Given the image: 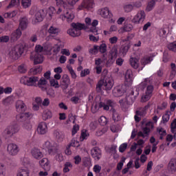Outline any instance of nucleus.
Returning a JSON list of instances; mask_svg holds the SVG:
<instances>
[{
	"label": "nucleus",
	"instance_id": "nucleus-1",
	"mask_svg": "<svg viewBox=\"0 0 176 176\" xmlns=\"http://www.w3.org/2000/svg\"><path fill=\"white\" fill-rule=\"evenodd\" d=\"M103 79L98 81L96 85V91L97 93H102V89L106 90V91H109L113 87V79L112 77H109L105 75L103 72Z\"/></svg>",
	"mask_w": 176,
	"mask_h": 176
},
{
	"label": "nucleus",
	"instance_id": "nucleus-2",
	"mask_svg": "<svg viewBox=\"0 0 176 176\" xmlns=\"http://www.w3.org/2000/svg\"><path fill=\"white\" fill-rule=\"evenodd\" d=\"M72 29H69L67 30V34L70 35V36H73L75 38L76 36H80L82 32H80L81 30H86L87 27L84 23H72L71 24Z\"/></svg>",
	"mask_w": 176,
	"mask_h": 176
},
{
	"label": "nucleus",
	"instance_id": "nucleus-3",
	"mask_svg": "<svg viewBox=\"0 0 176 176\" xmlns=\"http://www.w3.org/2000/svg\"><path fill=\"white\" fill-rule=\"evenodd\" d=\"M23 53H24V46L18 45L10 50L8 56L12 60H19V57H20Z\"/></svg>",
	"mask_w": 176,
	"mask_h": 176
},
{
	"label": "nucleus",
	"instance_id": "nucleus-4",
	"mask_svg": "<svg viewBox=\"0 0 176 176\" xmlns=\"http://www.w3.org/2000/svg\"><path fill=\"white\" fill-rule=\"evenodd\" d=\"M38 80H39L38 76L23 77L21 79V83L26 86H36Z\"/></svg>",
	"mask_w": 176,
	"mask_h": 176
},
{
	"label": "nucleus",
	"instance_id": "nucleus-5",
	"mask_svg": "<svg viewBox=\"0 0 176 176\" xmlns=\"http://www.w3.org/2000/svg\"><path fill=\"white\" fill-rule=\"evenodd\" d=\"M118 57V48L116 47H113L109 52V60L106 63L107 67H111L113 63H115V60Z\"/></svg>",
	"mask_w": 176,
	"mask_h": 176
},
{
	"label": "nucleus",
	"instance_id": "nucleus-6",
	"mask_svg": "<svg viewBox=\"0 0 176 176\" xmlns=\"http://www.w3.org/2000/svg\"><path fill=\"white\" fill-rule=\"evenodd\" d=\"M19 130H20L19 125H10L4 130V134L7 135V137H13L14 134L19 133Z\"/></svg>",
	"mask_w": 176,
	"mask_h": 176
},
{
	"label": "nucleus",
	"instance_id": "nucleus-7",
	"mask_svg": "<svg viewBox=\"0 0 176 176\" xmlns=\"http://www.w3.org/2000/svg\"><path fill=\"white\" fill-rule=\"evenodd\" d=\"M45 148H47L48 153L50 155H56V153H58V146L57 144H52L50 142L47 141L44 144Z\"/></svg>",
	"mask_w": 176,
	"mask_h": 176
},
{
	"label": "nucleus",
	"instance_id": "nucleus-8",
	"mask_svg": "<svg viewBox=\"0 0 176 176\" xmlns=\"http://www.w3.org/2000/svg\"><path fill=\"white\" fill-rule=\"evenodd\" d=\"M145 17H146L145 11L140 10L132 19V23H135V24H140V23H144V20H145Z\"/></svg>",
	"mask_w": 176,
	"mask_h": 176
},
{
	"label": "nucleus",
	"instance_id": "nucleus-9",
	"mask_svg": "<svg viewBox=\"0 0 176 176\" xmlns=\"http://www.w3.org/2000/svg\"><path fill=\"white\" fill-rule=\"evenodd\" d=\"M20 149L19 148V146L14 143H10L7 147V152H8L9 155L11 156H16Z\"/></svg>",
	"mask_w": 176,
	"mask_h": 176
},
{
	"label": "nucleus",
	"instance_id": "nucleus-10",
	"mask_svg": "<svg viewBox=\"0 0 176 176\" xmlns=\"http://www.w3.org/2000/svg\"><path fill=\"white\" fill-rule=\"evenodd\" d=\"M94 3L93 0H83L78 9L82 10V9H93Z\"/></svg>",
	"mask_w": 176,
	"mask_h": 176
},
{
	"label": "nucleus",
	"instance_id": "nucleus-11",
	"mask_svg": "<svg viewBox=\"0 0 176 176\" xmlns=\"http://www.w3.org/2000/svg\"><path fill=\"white\" fill-rule=\"evenodd\" d=\"M70 85L69 76L67 74H64L61 78L60 86L63 90H67Z\"/></svg>",
	"mask_w": 176,
	"mask_h": 176
},
{
	"label": "nucleus",
	"instance_id": "nucleus-12",
	"mask_svg": "<svg viewBox=\"0 0 176 176\" xmlns=\"http://www.w3.org/2000/svg\"><path fill=\"white\" fill-rule=\"evenodd\" d=\"M91 155L94 160H100V159H101V157L102 156L101 149H100V148L98 147H94L91 150Z\"/></svg>",
	"mask_w": 176,
	"mask_h": 176
},
{
	"label": "nucleus",
	"instance_id": "nucleus-13",
	"mask_svg": "<svg viewBox=\"0 0 176 176\" xmlns=\"http://www.w3.org/2000/svg\"><path fill=\"white\" fill-rule=\"evenodd\" d=\"M139 94L140 93L137 90H135V91H131V94L126 98V102L129 104H133V102L135 101V98H137Z\"/></svg>",
	"mask_w": 176,
	"mask_h": 176
},
{
	"label": "nucleus",
	"instance_id": "nucleus-14",
	"mask_svg": "<svg viewBox=\"0 0 176 176\" xmlns=\"http://www.w3.org/2000/svg\"><path fill=\"white\" fill-rule=\"evenodd\" d=\"M37 133L41 135H43L47 133V124L46 122H41L37 127Z\"/></svg>",
	"mask_w": 176,
	"mask_h": 176
},
{
	"label": "nucleus",
	"instance_id": "nucleus-15",
	"mask_svg": "<svg viewBox=\"0 0 176 176\" xmlns=\"http://www.w3.org/2000/svg\"><path fill=\"white\" fill-rule=\"evenodd\" d=\"M124 94V89L120 85L114 87L113 89V95L114 97H122Z\"/></svg>",
	"mask_w": 176,
	"mask_h": 176
},
{
	"label": "nucleus",
	"instance_id": "nucleus-16",
	"mask_svg": "<svg viewBox=\"0 0 176 176\" xmlns=\"http://www.w3.org/2000/svg\"><path fill=\"white\" fill-rule=\"evenodd\" d=\"M30 116H31L30 113H23L16 115V119L18 122H26L28 120V118H30Z\"/></svg>",
	"mask_w": 176,
	"mask_h": 176
},
{
	"label": "nucleus",
	"instance_id": "nucleus-17",
	"mask_svg": "<svg viewBox=\"0 0 176 176\" xmlns=\"http://www.w3.org/2000/svg\"><path fill=\"white\" fill-rule=\"evenodd\" d=\"M37 82V86L42 90V91H46V90H47V87H45V85L47 84V80L46 78L42 77Z\"/></svg>",
	"mask_w": 176,
	"mask_h": 176
},
{
	"label": "nucleus",
	"instance_id": "nucleus-18",
	"mask_svg": "<svg viewBox=\"0 0 176 176\" xmlns=\"http://www.w3.org/2000/svg\"><path fill=\"white\" fill-rule=\"evenodd\" d=\"M145 115H146V111H144L142 107L139 108L138 110L135 111V116L134 117L135 122H140L141 120V118L139 116L144 118Z\"/></svg>",
	"mask_w": 176,
	"mask_h": 176
},
{
	"label": "nucleus",
	"instance_id": "nucleus-19",
	"mask_svg": "<svg viewBox=\"0 0 176 176\" xmlns=\"http://www.w3.org/2000/svg\"><path fill=\"white\" fill-rule=\"evenodd\" d=\"M21 30L18 28L15 30V32H13L12 33L10 40L12 41V42H16V41H18L20 36H21Z\"/></svg>",
	"mask_w": 176,
	"mask_h": 176
},
{
	"label": "nucleus",
	"instance_id": "nucleus-20",
	"mask_svg": "<svg viewBox=\"0 0 176 176\" xmlns=\"http://www.w3.org/2000/svg\"><path fill=\"white\" fill-rule=\"evenodd\" d=\"M64 17L67 19V21L71 23L75 19V12L72 10H67L65 13Z\"/></svg>",
	"mask_w": 176,
	"mask_h": 176
},
{
	"label": "nucleus",
	"instance_id": "nucleus-21",
	"mask_svg": "<svg viewBox=\"0 0 176 176\" xmlns=\"http://www.w3.org/2000/svg\"><path fill=\"white\" fill-rule=\"evenodd\" d=\"M32 155L34 159H42L43 157V154H42V152H41L40 149H38L36 148H34L31 151Z\"/></svg>",
	"mask_w": 176,
	"mask_h": 176
},
{
	"label": "nucleus",
	"instance_id": "nucleus-22",
	"mask_svg": "<svg viewBox=\"0 0 176 176\" xmlns=\"http://www.w3.org/2000/svg\"><path fill=\"white\" fill-rule=\"evenodd\" d=\"M145 126V127H142V131L146 135H149L151 129H153V123L152 122H148L146 123Z\"/></svg>",
	"mask_w": 176,
	"mask_h": 176
},
{
	"label": "nucleus",
	"instance_id": "nucleus-23",
	"mask_svg": "<svg viewBox=\"0 0 176 176\" xmlns=\"http://www.w3.org/2000/svg\"><path fill=\"white\" fill-rule=\"evenodd\" d=\"M19 27L22 30H25L28 27V19L24 16L19 20Z\"/></svg>",
	"mask_w": 176,
	"mask_h": 176
},
{
	"label": "nucleus",
	"instance_id": "nucleus-24",
	"mask_svg": "<svg viewBox=\"0 0 176 176\" xmlns=\"http://www.w3.org/2000/svg\"><path fill=\"white\" fill-rule=\"evenodd\" d=\"M16 108L18 111H21L22 112L27 109L25 104H24V102L22 100H18L16 102Z\"/></svg>",
	"mask_w": 176,
	"mask_h": 176
},
{
	"label": "nucleus",
	"instance_id": "nucleus-25",
	"mask_svg": "<svg viewBox=\"0 0 176 176\" xmlns=\"http://www.w3.org/2000/svg\"><path fill=\"white\" fill-rule=\"evenodd\" d=\"M100 14L104 19H108L112 17V13L109 12V9L108 8H104L101 10Z\"/></svg>",
	"mask_w": 176,
	"mask_h": 176
},
{
	"label": "nucleus",
	"instance_id": "nucleus-26",
	"mask_svg": "<svg viewBox=\"0 0 176 176\" xmlns=\"http://www.w3.org/2000/svg\"><path fill=\"white\" fill-rule=\"evenodd\" d=\"M129 63L134 69H137L140 67L139 60L137 58H130Z\"/></svg>",
	"mask_w": 176,
	"mask_h": 176
},
{
	"label": "nucleus",
	"instance_id": "nucleus-27",
	"mask_svg": "<svg viewBox=\"0 0 176 176\" xmlns=\"http://www.w3.org/2000/svg\"><path fill=\"white\" fill-rule=\"evenodd\" d=\"M34 63L36 65L43 63V55H42V54H35Z\"/></svg>",
	"mask_w": 176,
	"mask_h": 176
},
{
	"label": "nucleus",
	"instance_id": "nucleus-28",
	"mask_svg": "<svg viewBox=\"0 0 176 176\" xmlns=\"http://www.w3.org/2000/svg\"><path fill=\"white\" fill-rule=\"evenodd\" d=\"M168 168L172 171V173H175L176 171V159L172 158L168 163Z\"/></svg>",
	"mask_w": 176,
	"mask_h": 176
},
{
	"label": "nucleus",
	"instance_id": "nucleus-29",
	"mask_svg": "<svg viewBox=\"0 0 176 176\" xmlns=\"http://www.w3.org/2000/svg\"><path fill=\"white\" fill-rule=\"evenodd\" d=\"M30 171L28 170V168H21L17 174V176H29Z\"/></svg>",
	"mask_w": 176,
	"mask_h": 176
},
{
	"label": "nucleus",
	"instance_id": "nucleus-30",
	"mask_svg": "<svg viewBox=\"0 0 176 176\" xmlns=\"http://www.w3.org/2000/svg\"><path fill=\"white\" fill-rule=\"evenodd\" d=\"M52 116L53 115L52 114V111L49 110H45L43 113V120H47V119H51Z\"/></svg>",
	"mask_w": 176,
	"mask_h": 176
},
{
	"label": "nucleus",
	"instance_id": "nucleus-31",
	"mask_svg": "<svg viewBox=\"0 0 176 176\" xmlns=\"http://www.w3.org/2000/svg\"><path fill=\"white\" fill-rule=\"evenodd\" d=\"M129 49H130V43H125L121 46L120 52L122 54H126L129 52Z\"/></svg>",
	"mask_w": 176,
	"mask_h": 176
},
{
	"label": "nucleus",
	"instance_id": "nucleus-32",
	"mask_svg": "<svg viewBox=\"0 0 176 176\" xmlns=\"http://www.w3.org/2000/svg\"><path fill=\"white\" fill-rule=\"evenodd\" d=\"M112 112V119L113 120L116 122H119L120 120V116L119 115V113H118V112H116V109H113Z\"/></svg>",
	"mask_w": 176,
	"mask_h": 176
},
{
	"label": "nucleus",
	"instance_id": "nucleus-33",
	"mask_svg": "<svg viewBox=\"0 0 176 176\" xmlns=\"http://www.w3.org/2000/svg\"><path fill=\"white\" fill-rule=\"evenodd\" d=\"M170 115H171V111H166L165 114L162 116V123H167L170 120Z\"/></svg>",
	"mask_w": 176,
	"mask_h": 176
},
{
	"label": "nucleus",
	"instance_id": "nucleus-34",
	"mask_svg": "<svg viewBox=\"0 0 176 176\" xmlns=\"http://www.w3.org/2000/svg\"><path fill=\"white\" fill-rule=\"evenodd\" d=\"M35 18V23H41V21H43V16H42V13L41 12L38 11L34 16Z\"/></svg>",
	"mask_w": 176,
	"mask_h": 176
},
{
	"label": "nucleus",
	"instance_id": "nucleus-35",
	"mask_svg": "<svg viewBox=\"0 0 176 176\" xmlns=\"http://www.w3.org/2000/svg\"><path fill=\"white\" fill-rule=\"evenodd\" d=\"M13 6H20V0H12L8 6V8L10 9Z\"/></svg>",
	"mask_w": 176,
	"mask_h": 176
},
{
	"label": "nucleus",
	"instance_id": "nucleus-36",
	"mask_svg": "<svg viewBox=\"0 0 176 176\" xmlns=\"http://www.w3.org/2000/svg\"><path fill=\"white\" fill-rule=\"evenodd\" d=\"M48 32L56 35V34H58V32H60V29L54 26H50L48 30Z\"/></svg>",
	"mask_w": 176,
	"mask_h": 176
},
{
	"label": "nucleus",
	"instance_id": "nucleus-37",
	"mask_svg": "<svg viewBox=\"0 0 176 176\" xmlns=\"http://www.w3.org/2000/svg\"><path fill=\"white\" fill-rule=\"evenodd\" d=\"M107 104L109 106L111 112H112L113 109H115V107H116V102L111 100H107Z\"/></svg>",
	"mask_w": 176,
	"mask_h": 176
},
{
	"label": "nucleus",
	"instance_id": "nucleus-38",
	"mask_svg": "<svg viewBox=\"0 0 176 176\" xmlns=\"http://www.w3.org/2000/svg\"><path fill=\"white\" fill-rule=\"evenodd\" d=\"M45 91H47V96H49L50 98H54V97H56V93L54 92V89H53V88H50Z\"/></svg>",
	"mask_w": 176,
	"mask_h": 176
},
{
	"label": "nucleus",
	"instance_id": "nucleus-39",
	"mask_svg": "<svg viewBox=\"0 0 176 176\" xmlns=\"http://www.w3.org/2000/svg\"><path fill=\"white\" fill-rule=\"evenodd\" d=\"M98 50L100 53L103 54L104 53H107V44L102 43L100 46H98Z\"/></svg>",
	"mask_w": 176,
	"mask_h": 176
},
{
	"label": "nucleus",
	"instance_id": "nucleus-40",
	"mask_svg": "<svg viewBox=\"0 0 176 176\" xmlns=\"http://www.w3.org/2000/svg\"><path fill=\"white\" fill-rule=\"evenodd\" d=\"M69 168H72V164L71 162H66L64 165L63 173H69Z\"/></svg>",
	"mask_w": 176,
	"mask_h": 176
},
{
	"label": "nucleus",
	"instance_id": "nucleus-41",
	"mask_svg": "<svg viewBox=\"0 0 176 176\" xmlns=\"http://www.w3.org/2000/svg\"><path fill=\"white\" fill-rule=\"evenodd\" d=\"M16 14H17V12L12 11V12H6L4 14V17L6 19H13V17H15Z\"/></svg>",
	"mask_w": 176,
	"mask_h": 176
},
{
	"label": "nucleus",
	"instance_id": "nucleus-42",
	"mask_svg": "<svg viewBox=\"0 0 176 176\" xmlns=\"http://www.w3.org/2000/svg\"><path fill=\"white\" fill-rule=\"evenodd\" d=\"M134 9V6L131 4H125L124 6V10L126 13H129L131 12Z\"/></svg>",
	"mask_w": 176,
	"mask_h": 176
},
{
	"label": "nucleus",
	"instance_id": "nucleus-43",
	"mask_svg": "<svg viewBox=\"0 0 176 176\" xmlns=\"http://www.w3.org/2000/svg\"><path fill=\"white\" fill-rule=\"evenodd\" d=\"M50 82L51 86H52V87H55V89H58V87H60V84H58V81L56 79H51Z\"/></svg>",
	"mask_w": 176,
	"mask_h": 176
},
{
	"label": "nucleus",
	"instance_id": "nucleus-44",
	"mask_svg": "<svg viewBox=\"0 0 176 176\" xmlns=\"http://www.w3.org/2000/svg\"><path fill=\"white\" fill-rule=\"evenodd\" d=\"M21 5L23 8L27 9V8H30V6H31V0H22Z\"/></svg>",
	"mask_w": 176,
	"mask_h": 176
},
{
	"label": "nucleus",
	"instance_id": "nucleus-45",
	"mask_svg": "<svg viewBox=\"0 0 176 176\" xmlns=\"http://www.w3.org/2000/svg\"><path fill=\"white\" fill-rule=\"evenodd\" d=\"M124 162H126V157H122L120 162L117 165V170H118V171H120V170L123 168V164L124 163Z\"/></svg>",
	"mask_w": 176,
	"mask_h": 176
},
{
	"label": "nucleus",
	"instance_id": "nucleus-46",
	"mask_svg": "<svg viewBox=\"0 0 176 176\" xmlns=\"http://www.w3.org/2000/svg\"><path fill=\"white\" fill-rule=\"evenodd\" d=\"M152 61V58H143L141 59L140 63L142 65H146V64H149Z\"/></svg>",
	"mask_w": 176,
	"mask_h": 176
},
{
	"label": "nucleus",
	"instance_id": "nucleus-47",
	"mask_svg": "<svg viewBox=\"0 0 176 176\" xmlns=\"http://www.w3.org/2000/svg\"><path fill=\"white\" fill-rule=\"evenodd\" d=\"M31 71L33 72L34 75H36V74H41V72H42V67L41 65H38L32 69Z\"/></svg>",
	"mask_w": 176,
	"mask_h": 176
},
{
	"label": "nucleus",
	"instance_id": "nucleus-48",
	"mask_svg": "<svg viewBox=\"0 0 176 176\" xmlns=\"http://www.w3.org/2000/svg\"><path fill=\"white\" fill-rule=\"evenodd\" d=\"M18 71L20 74H25L27 72V67H25V65H21L18 67Z\"/></svg>",
	"mask_w": 176,
	"mask_h": 176
},
{
	"label": "nucleus",
	"instance_id": "nucleus-49",
	"mask_svg": "<svg viewBox=\"0 0 176 176\" xmlns=\"http://www.w3.org/2000/svg\"><path fill=\"white\" fill-rule=\"evenodd\" d=\"M170 67L172 68V72L170 73V78H174L175 76V73H176V65L175 63H171Z\"/></svg>",
	"mask_w": 176,
	"mask_h": 176
},
{
	"label": "nucleus",
	"instance_id": "nucleus-50",
	"mask_svg": "<svg viewBox=\"0 0 176 176\" xmlns=\"http://www.w3.org/2000/svg\"><path fill=\"white\" fill-rule=\"evenodd\" d=\"M13 102V98L9 96L6 98L4 100H3V105H9V104H12Z\"/></svg>",
	"mask_w": 176,
	"mask_h": 176
},
{
	"label": "nucleus",
	"instance_id": "nucleus-51",
	"mask_svg": "<svg viewBox=\"0 0 176 176\" xmlns=\"http://www.w3.org/2000/svg\"><path fill=\"white\" fill-rule=\"evenodd\" d=\"M43 52V47L41 45H38L35 47V54H42Z\"/></svg>",
	"mask_w": 176,
	"mask_h": 176
},
{
	"label": "nucleus",
	"instance_id": "nucleus-52",
	"mask_svg": "<svg viewBox=\"0 0 176 176\" xmlns=\"http://www.w3.org/2000/svg\"><path fill=\"white\" fill-rule=\"evenodd\" d=\"M99 123L101 126H105L108 123V120L104 116H101L99 120Z\"/></svg>",
	"mask_w": 176,
	"mask_h": 176
},
{
	"label": "nucleus",
	"instance_id": "nucleus-53",
	"mask_svg": "<svg viewBox=\"0 0 176 176\" xmlns=\"http://www.w3.org/2000/svg\"><path fill=\"white\" fill-rule=\"evenodd\" d=\"M89 52L91 54H97V53H98V45H94L93 48H91L89 50Z\"/></svg>",
	"mask_w": 176,
	"mask_h": 176
},
{
	"label": "nucleus",
	"instance_id": "nucleus-54",
	"mask_svg": "<svg viewBox=\"0 0 176 176\" xmlns=\"http://www.w3.org/2000/svg\"><path fill=\"white\" fill-rule=\"evenodd\" d=\"M155 6V1L153 0H152L151 1H150L146 8V10L147 12H151V10H152V9H153V7Z\"/></svg>",
	"mask_w": 176,
	"mask_h": 176
},
{
	"label": "nucleus",
	"instance_id": "nucleus-55",
	"mask_svg": "<svg viewBox=\"0 0 176 176\" xmlns=\"http://www.w3.org/2000/svg\"><path fill=\"white\" fill-rule=\"evenodd\" d=\"M110 130L112 131V133H118L120 129L119 128V124L117 125H111L110 126Z\"/></svg>",
	"mask_w": 176,
	"mask_h": 176
},
{
	"label": "nucleus",
	"instance_id": "nucleus-56",
	"mask_svg": "<svg viewBox=\"0 0 176 176\" xmlns=\"http://www.w3.org/2000/svg\"><path fill=\"white\" fill-rule=\"evenodd\" d=\"M123 30L125 32H130L133 30V25L126 24L124 25Z\"/></svg>",
	"mask_w": 176,
	"mask_h": 176
},
{
	"label": "nucleus",
	"instance_id": "nucleus-57",
	"mask_svg": "<svg viewBox=\"0 0 176 176\" xmlns=\"http://www.w3.org/2000/svg\"><path fill=\"white\" fill-rule=\"evenodd\" d=\"M125 78L126 79H131L133 78V72L131 69H129L126 70L125 74Z\"/></svg>",
	"mask_w": 176,
	"mask_h": 176
},
{
	"label": "nucleus",
	"instance_id": "nucleus-58",
	"mask_svg": "<svg viewBox=\"0 0 176 176\" xmlns=\"http://www.w3.org/2000/svg\"><path fill=\"white\" fill-rule=\"evenodd\" d=\"M151 94H146H146L142 97V102H146V101H149V100L151 99Z\"/></svg>",
	"mask_w": 176,
	"mask_h": 176
},
{
	"label": "nucleus",
	"instance_id": "nucleus-59",
	"mask_svg": "<svg viewBox=\"0 0 176 176\" xmlns=\"http://www.w3.org/2000/svg\"><path fill=\"white\" fill-rule=\"evenodd\" d=\"M170 131L175 133L176 131V119H175L170 124Z\"/></svg>",
	"mask_w": 176,
	"mask_h": 176
},
{
	"label": "nucleus",
	"instance_id": "nucleus-60",
	"mask_svg": "<svg viewBox=\"0 0 176 176\" xmlns=\"http://www.w3.org/2000/svg\"><path fill=\"white\" fill-rule=\"evenodd\" d=\"M23 127L26 130H31V129H32V126H31V124H30V121L28 120L25 121L23 123Z\"/></svg>",
	"mask_w": 176,
	"mask_h": 176
},
{
	"label": "nucleus",
	"instance_id": "nucleus-61",
	"mask_svg": "<svg viewBox=\"0 0 176 176\" xmlns=\"http://www.w3.org/2000/svg\"><path fill=\"white\" fill-rule=\"evenodd\" d=\"M126 149H127V143H123L119 147V151L121 153H123V152H124V151H126Z\"/></svg>",
	"mask_w": 176,
	"mask_h": 176
},
{
	"label": "nucleus",
	"instance_id": "nucleus-62",
	"mask_svg": "<svg viewBox=\"0 0 176 176\" xmlns=\"http://www.w3.org/2000/svg\"><path fill=\"white\" fill-rule=\"evenodd\" d=\"M41 166H43L45 167V166H49V160L47 158H43L40 162H39Z\"/></svg>",
	"mask_w": 176,
	"mask_h": 176
},
{
	"label": "nucleus",
	"instance_id": "nucleus-63",
	"mask_svg": "<svg viewBox=\"0 0 176 176\" xmlns=\"http://www.w3.org/2000/svg\"><path fill=\"white\" fill-rule=\"evenodd\" d=\"M10 39V38L9 37V36H3L0 37V42L3 43H6L8 42H9V40Z\"/></svg>",
	"mask_w": 176,
	"mask_h": 176
},
{
	"label": "nucleus",
	"instance_id": "nucleus-64",
	"mask_svg": "<svg viewBox=\"0 0 176 176\" xmlns=\"http://www.w3.org/2000/svg\"><path fill=\"white\" fill-rule=\"evenodd\" d=\"M168 48L169 50H171L172 52H176V43H171L168 45Z\"/></svg>",
	"mask_w": 176,
	"mask_h": 176
}]
</instances>
